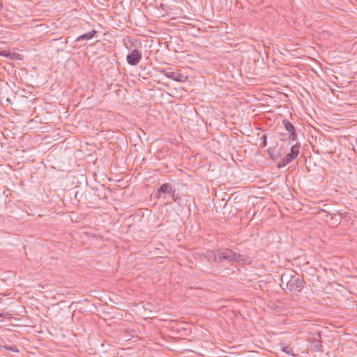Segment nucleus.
I'll return each mask as SVG.
<instances>
[{
	"label": "nucleus",
	"instance_id": "5",
	"mask_svg": "<svg viewBox=\"0 0 357 357\" xmlns=\"http://www.w3.org/2000/svg\"><path fill=\"white\" fill-rule=\"evenodd\" d=\"M204 257L209 262L219 261V250H207L204 253Z\"/></svg>",
	"mask_w": 357,
	"mask_h": 357
},
{
	"label": "nucleus",
	"instance_id": "7",
	"mask_svg": "<svg viewBox=\"0 0 357 357\" xmlns=\"http://www.w3.org/2000/svg\"><path fill=\"white\" fill-rule=\"evenodd\" d=\"M173 190L170 184L164 183L158 189L155 197L159 198L160 193H169L170 195Z\"/></svg>",
	"mask_w": 357,
	"mask_h": 357
},
{
	"label": "nucleus",
	"instance_id": "14",
	"mask_svg": "<svg viewBox=\"0 0 357 357\" xmlns=\"http://www.w3.org/2000/svg\"><path fill=\"white\" fill-rule=\"evenodd\" d=\"M3 317V314L1 312H0V317Z\"/></svg>",
	"mask_w": 357,
	"mask_h": 357
},
{
	"label": "nucleus",
	"instance_id": "11",
	"mask_svg": "<svg viewBox=\"0 0 357 357\" xmlns=\"http://www.w3.org/2000/svg\"><path fill=\"white\" fill-rule=\"evenodd\" d=\"M300 146L299 145H294L291 149V154L293 157L296 158L299 153Z\"/></svg>",
	"mask_w": 357,
	"mask_h": 357
},
{
	"label": "nucleus",
	"instance_id": "4",
	"mask_svg": "<svg viewBox=\"0 0 357 357\" xmlns=\"http://www.w3.org/2000/svg\"><path fill=\"white\" fill-rule=\"evenodd\" d=\"M142 53L135 49L127 55V61L131 66L137 65L142 59Z\"/></svg>",
	"mask_w": 357,
	"mask_h": 357
},
{
	"label": "nucleus",
	"instance_id": "2",
	"mask_svg": "<svg viewBox=\"0 0 357 357\" xmlns=\"http://www.w3.org/2000/svg\"><path fill=\"white\" fill-rule=\"evenodd\" d=\"M219 261H227L229 262L243 261L242 256L233 252L230 249L219 250Z\"/></svg>",
	"mask_w": 357,
	"mask_h": 357
},
{
	"label": "nucleus",
	"instance_id": "12",
	"mask_svg": "<svg viewBox=\"0 0 357 357\" xmlns=\"http://www.w3.org/2000/svg\"><path fill=\"white\" fill-rule=\"evenodd\" d=\"M170 195L174 202H178L180 200V197L175 193V190H172Z\"/></svg>",
	"mask_w": 357,
	"mask_h": 357
},
{
	"label": "nucleus",
	"instance_id": "6",
	"mask_svg": "<svg viewBox=\"0 0 357 357\" xmlns=\"http://www.w3.org/2000/svg\"><path fill=\"white\" fill-rule=\"evenodd\" d=\"M283 125L285 129L289 132L291 139L292 140H295L296 137V132L293 124L289 121L284 120L283 121Z\"/></svg>",
	"mask_w": 357,
	"mask_h": 357
},
{
	"label": "nucleus",
	"instance_id": "9",
	"mask_svg": "<svg viewBox=\"0 0 357 357\" xmlns=\"http://www.w3.org/2000/svg\"><path fill=\"white\" fill-rule=\"evenodd\" d=\"M96 33V30H92L91 31H89L85 34H83V35H81L79 36L77 38V41H80V40H91L92 39L95 34Z\"/></svg>",
	"mask_w": 357,
	"mask_h": 357
},
{
	"label": "nucleus",
	"instance_id": "1",
	"mask_svg": "<svg viewBox=\"0 0 357 357\" xmlns=\"http://www.w3.org/2000/svg\"><path fill=\"white\" fill-rule=\"evenodd\" d=\"M281 286L291 292L301 291L303 287V281L297 276L284 273L281 275Z\"/></svg>",
	"mask_w": 357,
	"mask_h": 357
},
{
	"label": "nucleus",
	"instance_id": "3",
	"mask_svg": "<svg viewBox=\"0 0 357 357\" xmlns=\"http://www.w3.org/2000/svg\"><path fill=\"white\" fill-rule=\"evenodd\" d=\"M159 72L165 77L178 82H185L188 79L187 76L181 73L179 70L172 72L167 71L166 70H160Z\"/></svg>",
	"mask_w": 357,
	"mask_h": 357
},
{
	"label": "nucleus",
	"instance_id": "10",
	"mask_svg": "<svg viewBox=\"0 0 357 357\" xmlns=\"http://www.w3.org/2000/svg\"><path fill=\"white\" fill-rule=\"evenodd\" d=\"M280 347H281V349L283 352H284L291 356H296L293 348L290 345H286V344L282 343L280 344Z\"/></svg>",
	"mask_w": 357,
	"mask_h": 357
},
{
	"label": "nucleus",
	"instance_id": "8",
	"mask_svg": "<svg viewBox=\"0 0 357 357\" xmlns=\"http://www.w3.org/2000/svg\"><path fill=\"white\" fill-rule=\"evenodd\" d=\"M295 158L293 157V155L289 153H287L283 158L282 160L279 162L278 164V167H284L286 166L287 164H289V162H291Z\"/></svg>",
	"mask_w": 357,
	"mask_h": 357
},
{
	"label": "nucleus",
	"instance_id": "13",
	"mask_svg": "<svg viewBox=\"0 0 357 357\" xmlns=\"http://www.w3.org/2000/svg\"><path fill=\"white\" fill-rule=\"evenodd\" d=\"M10 55L11 54L9 51H7V50L0 51V56L10 57Z\"/></svg>",
	"mask_w": 357,
	"mask_h": 357
}]
</instances>
